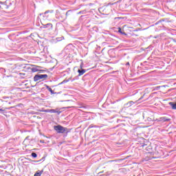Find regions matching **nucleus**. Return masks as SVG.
I'll return each mask as SVG.
<instances>
[{
	"label": "nucleus",
	"mask_w": 176,
	"mask_h": 176,
	"mask_svg": "<svg viewBox=\"0 0 176 176\" xmlns=\"http://www.w3.org/2000/svg\"><path fill=\"white\" fill-rule=\"evenodd\" d=\"M43 174V170H38L34 176H41Z\"/></svg>",
	"instance_id": "obj_6"
},
{
	"label": "nucleus",
	"mask_w": 176,
	"mask_h": 176,
	"mask_svg": "<svg viewBox=\"0 0 176 176\" xmlns=\"http://www.w3.org/2000/svg\"><path fill=\"white\" fill-rule=\"evenodd\" d=\"M0 111L3 112V109H0Z\"/></svg>",
	"instance_id": "obj_19"
},
{
	"label": "nucleus",
	"mask_w": 176,
	"mask_h": 176,
	"mask_svg": "<svg viewBox=\"0 0 176 176\" xmlns=\"http://www.w3.org/2000/svg\"><path fill=\"white\" fill-rule=\"evenodd\" d=\"M78 72L79 74V76H81V75H83L86 72V70L84 69H82L81 70L78 69Z\"/></svg>",
	"instance_id": "obj_7"
},
{
	"label": "nucleus",
	"mask_w": 176,
	"mask_h": 176,
	"mask_svg": "<svg viewBox=\"0 0 176 176\" xmlns=\"http://www.w3.org/2000/svg\"><path fill=\"white\" fill-rule=\"evenodd\" d=\"M47 74H37L34 77V82H38V80H41V79H47Z\"/></svg>",
	"instance_id": "obj_2"
},
{
	"label": "nucleus",
	"mask_w": 176,
	"mask_h": 176,
	"mask_svg": "<svg viewBox=\"0 0 176 176\" xmlns=\"http://www.w3.org/2000/svg\"><path fill=\"white\" fill-rule=\"evenodd\" d=\"M8 175V173H6V170H1L0 169V176H6Z\"/></svg>",
	"instance_id": "obj_8"
},
{
	"label": "nucleus",
	"mask_w": 176,
	"mask_h": 176,
	"mask_svg": "<svg viewBox=\"0 0 176 176\" xmlns=\"http://www.w3.org/2000/svg\"><path fill=\"white\" fill-rule=\"evenodd\" d=\"M82 64H83V63H81V65H80V69H82Z\"/></svg>",
	"instance_id": "obj_17"
},
{
	"label": "nucleus",
	"mask_w": 176,
	"mask_h": 176,
	"mask_svg": "<svg viewBox=\"0 0 176 176\" xmlns=\"http://www.w3.org/2000/svg\"><path fill=\"white\" fill-rule=\"evenodd\" d=\"M32 157H37L38 155H36L35 153H32Z\"/></svg>",
	"instance_id": "obj_12"
},
{
	"label": "nucleus",
	"mask_w": 176,
	"mask_h": 176,
	"mask_svg": "<svg viewBox=\"0 0 176 176\" xmlns=\"http://www.w3.org/2000/svg\"><path fill=\"white\" fill-rule=\"evenodd\" d=\"M54 130H55L58 134H64V133L68 134V133L70 131L67 127H64L61 125L54 126Z\"/></svg>",
	"instance_id": "obj_1"
},
{
	"label": "nucleus",
	"mask_w": 176,
	"mask_h": 176,
	"mask_svg": "<svg viewBox=\"0 0 176 176\" xmlns=\"http://www.w3.org/2000/svg\"><path fill=\"white\" fill-rule=\"evenodd\" d=\"M47 90H49V89H51V88H50V87L47 86Z\"/></svg>",
	"instance_id": "obj_15"
},
{
	"label": "nucleus",
	"mask_w": 176,
	"mask_h": 176,
	"mask_svg": "<svg viewBox=\"0 0 176 176\" xmlns=\"http://www.w3.org/2000/svg\"><path fill=\"white\" fill-rule=\"evenodd\" d=\"M127 65H129V63H127Z\"/></svg>",
	"instance_id": "obj_21"
},
{
	"label": "nucleus",
	"mask_w": 176,
	"mask_h": 176,
	"mask_svg": "<svg viewBox=\"0 0 176 176\" xmlns=\"http://www.w3.org/2000/svg\"><path fill=\"white\" fill-rule=\"evenodd\" d=\"M25 141H27V138L25 139L24 142H25Z\"/></svg>",
	"instance_id": "obj_20"
},
{
	"label": "nucleus",
	"mask_w": 176,
	"mask_h": 176,
	"mask_svg": "<svg viewBox=\"0 0 176 176\" xmlns=\"http://www.w3.org/2000/svg\"><path fill=\"white\" fill-rule=\"evenodd\" d=\"M42 112H46L50 113H57L58 115H60L61 113V111L58 110V109H45L43 110Z\"/></svg>",
	"instance_id": "obj_3"
},
{
	"label": "nucleus",
	"mask_w": 176,
	"mask_h": 176,
	"mask_svg": "<svg viewBox=\"0 0 176 176\" xmlns=\"http://www.w3.org/2000/svg\"><path fill=\"white\" fill-rule=\"evenodd\" d=\"M32 72H39V71H41V72L43 73L45 72V70H41V67L38 66H36L34 67L31 69Z\"/></svg>",
	"instance_id": "obj_4"
},
{
	"label": "nucleus",
	"mask_w": 176,
	"mask_h": 176,
	"mask_svg": "<svg viewBox=\"0 0 176 176\" xmlns=\"http://www.w3.org/2000/svg\"><path fill=\"white\" fill-rule=\"evenodd\" d=\"M170 120L171 119L170 118H167L166 117H162L159 120L156 119L155 122H170Z\"/></svg>",
	"instance_id": "obj_5"
},
{
	"label": "nucleus",
	"mask_w": 176,
	"mask_h": 176,
	"mask_svg": "<svg viewBox=\"0 0 176 176\" xmlns=\"http://www.w3.org/2000/svg\"><path fill=\"white\" fill-rule=\"evenodd\" d=\"M46 25H52V23H47Z\"/></svg>",
	"instance_id": "obj_18"
},
{
	"label": "nucleus",
	"mask_w": 176,
	"mask_h": 176,
	"mask_svg": "<svg viewBox=\"0 0 176 176\" xmlns=\"http://www.w3.org/2000/svg\"><path fill=\"white\" fill-rule=\"evenodd\" d=\"M160 87H155V90H158Z\"/></svg>",
	"instance_id": "obj_14"
},
{
	"label": "nucleus",
	"mask_w": 176,
	"mask_h": 176,
	"mask_svg": "<svg viewBox=\"0 0 176 176\" xmlns=\"http://www.w3.org/2000/svg\"><path fill=\"white\" fill-rule=\"evenodd\" d=\"M0 8H1V6H0Z\"/></svg>",
	"instance_id": "obj_22"
},
{
	"label": "nucleus",
	"mask_w": 176,
	"mask_h": 176,
	"mask_svg": "<svg viewBox=\"0 0 176 176\" xmlns=\"http://www.w3.org/2000/svg\"><path fill=\"white\" fill-rule=\"evenodd\" d=\"M134 104V102L133 101H130L127 103V105H129V107H131V105H133Z\"/></svg>",
	"instance_id": "obj_9"
},
{
	"label": "nucleus",
	"mask_w": 176,
	"mask_h": 176,
	"mask_svg": "<svg viewBox=\"0 0 176 176\" xmlns=\"http://www.w3.org/2000/svg\"><path fill=\"white\" fill-rule=\"evenodd\" d=\"M118 32H120V34H123V32H122V28H118Z\"/></svg>",
	"instance_id": "obj_13"
},
{
	"label": "nucleus",
	"mask_w": 176,
	"mask_h": 176,
	"mask_svg": "<svg viewBox=\"0 0 176 176\" xmlns=\"http://www.w3.org/2000/svg\"><path fill=\"white\" fill-rule=\"evenodd\" d=\"M53 12H54L53 10H51V11L50 10H47V11L45 12L44 14H47V13H53Z\"/></svg>",
	"instance_id": "obj_10"
},
{
	"label": "nucleus",
	"mask_w": 176,
	"mask_h": 176,
	"mask_svg": "<svg viewBox=\"0 0 176 176\" xmlns=\"http://www.w3.org/2000/svg\"><path fill=\"white\" fill-rule=\"evenodd\" d=\"M47 90H49V89H51V88H50V87L47 86Z\"/></svg>",
	"instance_id": "obj_16"
},
{
	"label": "nucleus",
	"mask_w": 176,
	"mask_h": 176,
	"mask_svg": "<svg viewBox=\"0 0 176 176\" xmlns=\"http://www.w3.org/2000/svg\"><path fill=\"white\" fill-rule=\"evenodd\" d=\"M48 91L51 93V94H54V91H53V89H52V88H50Z\"/></svg>",
	"instance_id": "obj_11"
}]
</instances>
